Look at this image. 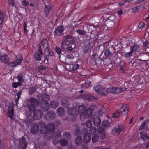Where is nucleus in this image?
<instances>
[{
  "label": "nucleus",
  "instance_id": "nucleus-1",
  "mask_svg": "<svg viewBox=\"0 0 149 149\" xmlns=\"http://www.w3.org/2000/svg\"><path fill=\"white\" fill-rule=\"evenodd\" d=\"M40 44H42L44 48V55L45 61V60H47L48 64L51 59L52 58V56L54 55V52L52 51H50V45L47 42V39H43L41 41Z\"/></svg>",
  "mask_w": 149,
  "mask_h": 149
},
{
  "label": "nucleus",
  "instance_id": "nucleus-2",
  "mask_svg": "<svg viewBox=\"0 0 149 149\" xmlns=\"http://www.w3.org/2000/svg\"><path fill=\"white\" fill-rule=\"evenodd\" d=\"M129 108L127 104H124L120 108L119 111L117 110L115 113L113 114V118H118L123 115H127L129 111Z\"/></svg>",
  "mask_w": 149,
  "mask_h": 149
},
{
  "label": "nucleus",
  "instance_id": "nucleus-3",
  "mask_svg": "<svg viewBox=\"0 0 149 149\" xmlns=\"http://www.w3.org/2000/svg\"><path fill=\"white\" fill-rule=\"evenodd\" d=\"M47 129L45 133V138L51 139L54 135L55 126L54 123L51 122L47 125Z\"/></svg>",
  "mask_w": 149,
  "mask_h": 149
},
{
  "label": "nucleus",
  "instance_id": "nucleus-4",
  "mask_svg": "<svg viewBox=\"0 0 149 149\" xmlns=\"http://www.w3.org/2000/svg\"><path fill=\"white\" fill-rule=\"evenodd\" d=\"M63 40V41L65 42V44L67 46L73 45L75 42L74 37L70 35H67L65 36Z\"/></svg>",
  "mask_w": 149,
  "mask_h": 149
},
{
  "label": "nucleus",
  "instance_id": "nucleus-5",
  "mask_svg": "<svg viewBox=\"0 0 149 149\" xmlns=\"http://www.w3.org/2000/svg\"><path fill=\"white\" fill-rule=\"evenodd\" d=\"M94 89L98 95H106L107 92L105 91V88L102 85H96L94 87Z\"/></svg>",
  "mask_w": 149,
  "mask_h": 149
},
{
  "label": "nucleus",
  "instance_id": "nucleus-6",
  "mask_svg": "<svg viewBox=\"0 0 149 149\" xmlns=\"http://www.w3.org/2000/svg\"><path fill=\"white\" fill-rule=\"evenodd\" d=\"M124 127L123 126L118 125L116 127H114L111 131V133L115 136L118 135L123 130Z\"/></svg>",
  "mask_w": 149,
  "mask_h": 149
},
{
  "label": "nucleus",
  "instance_id": "nucleus-7",
  "mask_svg": "<svg viewBox=\"0 0 149 149\" xmlns=\"http://www.w3.org/2000/svg\"><path fill=\"white\" fill-rule=\"evenodd\" d=\"M55 117V113L54 111H51L47 112L44 115V118L49 121H51L54 120Z\"/></svg>",
  "mask_w": 149,
  "mask_h": 149
},
{
  "label": "nucleus",
  "instance_id": "nucleus-8",
  "mask_svg": "<svg viewBox=\"0 0 149 149\" xmlns=\"http://www.w3.org/2000/svg\"><path fill=\"white\" fill-rule=\"evenodd\" d=\"M43 115L42 111L40 109H36L35 111L33 118V119L38 120L41 119Z\"/></svg>",
  "mask_w": 149,
  "mask_h": 149
},
{
  "label": "nucleus",
  "instance_id": "nucleus-9",
  "mask_svg": "<svg viewBox=\"0 0 149 149\" xmlns=\"http://www.w3.org/2000/svg\"><path fill=\"white\" fill-rule=\"evenodd\" d=\"M40 128V131L41 133L45 134L47 130V127L45 122L42 121H40L38 124Z\"/></svg>",
  "mask_w": 149,
  "mask_h": 149
},
{
  "label": "nucleus",
  "instance_id": "nucleus-10",
  "mask_svg": "<svg viewBox=\"0 0 149 149\" xmlns=\"http://www.w3.org/2000/svg\"><path fill=\"white\" fill-rule=\"evenodd\" d=\"M37 98L38 100H41V102L47 101L49 100V95L45 93H41L38 94L37 96Z\"/></svg>",
  "mask_w": 149,
  "mask_h": 149
},
{
  "label": "nucleus",
  "instance_id": "nucleus-11",
  "mask_svg": "<svg viewBox=\"0 0 149 149\" xmlns=\"http://www.w3.org/2000/svg\"><path fill=\"white\" fill-rule=\"evenodd\" d=\"M67 112L70 116H76L78 114L77 109L74 108H69Z\"/></svg>",
  "mask_w": 149,
  "mask_h": 149
},
{
  "label": "nucleus",
  "instance_id": "nucleus-12",
  "mask_svg": "<svg viewBox=\"0 0 149 149\" xmlns=\"http://www.w3.org/2000/svg\"><path fill=\"white\" fill-rule=\"evenodd\" d=\"M64 31L63 26L61 25L57 27L54 31V36H61Z\"/></svg>",
  "mask_w": 149,
  "mask_h": 149
},
{
  "label": "nucleus",
  "instance_id": "nucleus-13",
  "mask_svg": "<svg viewBox=\"0 0 149 149\" xmlns=\"http://www.w3.org/2000/svg\"><path fill=\"white\" fill-rule=\"evenodd\" d=\"M40 107L44 111H46L49 109V105L47 102H41L40 104Z\"/></svg>",
  "mask_w": 149,
  "mask_h": 149
},
{
  "label": "nucleus",
  "instance_id": "nucleus-14",
  "mask_svg": "<svg viewBox=\"0 0 149 149\" xmlns=\"http://www.w3.org/2000/svg\"><path fill=\"white\" fill-rule=\"evenodd\" d=\"M114 49L112 47L109 48L108 49H106L105 50L103 56L104 58H106V57L109 56L111 55H113L114 54Z\"/></svg>",
  "mask_w": 149,
  "mask_h": 149
},
{
  "label": "nucleus",
  "instance_id": "nucleus-15",
  "mask_svg": "<svg viewBox=\"0 0 149 149\" xmlns=\"http://www.w3.org/2000/svg\"><path fill=\"white\" fill-rule=\"evenodd\" d=\"M14 104L12 102L11 103L10 105L11 109L9 106H8V109L7 113V115L10 118H12L13 116L14 113Z\"/></svg>",
  "mask_w": 149,
  "mask_h": 149
},
{
  "label": "nucleus",
  "instance_id": "nucleus-16",
  "mask_svg": "<svg viewBox=\"0 0 149 149\" xmlns=\"http://www.w3.org/2000/svg\"><path fill=\"white\" fill-rule=\"evenodd\" d=\"M19 143L21 145L22 149H26L27 143L26 142L25 138L23 136L22 138L19 139Z\"/></svg>",
  "mask_w": 149,
  "mask_h": 149
},
{
  "label": "nucleus",
  "instance_id": "nucleus-17",
  "mask_svg": "<svg viewBox=\"0 0 149 149\" xmlns=\"http://www.w3.org/2000/svg\"><path fill=\"white\" fill-rule=\"evenodd\" d=\"M115 22L113 21L108 19L105 21L103 25L106 26L108 29H111L114 25Z\"/></svg>",
  "mask_w": 149,
  "mask_h": 149
},
{
  "label": "nucleus",
  "instance_id": "nucleus-18",
  "mask_svg": "<svg viewBox=\"0 0 149 149\" xmlns=\"http://www.w3.org/2000/svg\"><path fill=\"white\" fill-rule=\"evenodd\" d=\"M57 113L59 116H63L65 113V111L63 107H59L57 110Z\"/></svg>",
  "mask_w": 149,
  "mask_h": 149
},
{
  "label": "nucleus",
  "instance_id": "nucleus-19",
  "mask_svg": "<svg viewBox=\"0 0 149 149\" xmlns=\"http://www.w3.org/2000/svg\"><path fill=\"white\" fill-rule=\"evenodd\" d=\"M39 126L37 123H34L32 126L31 131V133L33 134H36L38 132Z\"/></svg>",
  "mask_w": 149,
  "mask_h": 149
},
{
  "label": "nucleus",
  "instance_id": "nucleus-20",
  "mask_svg": "<svg viewBox=\"0 0 149 149\" xmlns=\"http://www.w3.org/2000/svg\"><path fill=\"white\" fill-rule=\"evenodd\" d=\"M78 113L80 114V116H82L85 113L86 110V108L84 105H80L79 107L78 108Z\"/></svg>",
  "mask_w": 149,
  "mask_h": 149
},
{
  "label": "nucleus",
  "instance_id": "nucleus-21",
  "mask_svg": "<svg viewBox=\"0 0 149 149\" xmlns=\"http://www.w3.org/2000/svg\"><path fill=\"white\" fill-rule=\"evenodd\" d=\"M140 60L139 59H132L129 62V64L131 66H136L139 65Z\"/></svg>",
  "mask_w": 149,
  "mask_h": 149
},
{
  "label": "nucleus",
  "instance_id": "nucleus-22",
  "mask_svg": "<svg viewBox=\"0 0 149 149\" xmlns=\"http://www.w3.org/2000/svg\"><path fill=\"white\" fill-rule=\"evenodd\" d=\"M147 132L144 131L140 132V138L143 140H149V137L146 135Z\"/></svg>",
  "mask_w": 149,
  "mask_h": 149
},
{
  "label": "nucleus",
  "instance_id": "nucleus-23",
  "mask_svg": "<svg viewBox=\"0 0 149 149\" xmlns=\"http://www.w3.org/2000/svg\"><path fill=\"white\" fill-rule=\"evenodd\" d=\"M82 141V136L79 135L77 136L75 140V143L76 145L79 146L81 144Z\"/></svg>",
  "mask_w": 149,
  "mask_h": 149
},
{
  "label": "nucleus",
  "instance_id": "nucleus-24",
  "mask_svg": "<svg viewBox=\"0 0 149 149\" xmlns=\"http://www.w3.org/2000/svg\"><path fill=\"white\" fill-rule=\"evenodd\" d=\"M93 123L95 126H99L101 123L100 119L97 117L94 118L93 120Z\"/></svg>",
  "mask_w": 149,
  "mask_h": 149
},
{
  "label": "nucleus",
  "instance_id": "nucleus-25",
  "mask_svg": "<svg viewBox=\"0 0 149 149\" xmlns=\"http://www.w3.org/2000/svg\"><path fill=\"white\" fill-rule=\"evenodd\" d=\"M91 136L90 135H85L83 136V141L85 144L89 143L91 140Z\"/></svg>",
  "mask_w": 149,
  "mask_h": 149
},
{
  "label": "nucleus",
  "instance_id": "nucleus-26",
  "mask_svg": "<svg viewBox=\"0 0 149 149\" xmlns=\"http://www.w3.org/2000/svg\"><path fill=\"white\" fill-rule=\"evenodd\" d=\"M2 59L1 60V61L4 63H8L9 61V57L6 53H5L3 57H2Z\"/></svg>",
  "mask_w": 149,
  "mask_h": 149
},
{
  "label": "nucleus",
  "instance_id": "nucleus-27",
  "mask_svg": "<svg viewBox=\"0 0 149 149\" xmlns=\"http://www.w3.org/2000/svg\"><path fill=\"white\" fill-rule=\"evenodd\" d=\"M30 102L31 104H32L35 106H38L39 103V101L37 99L33 97H32L30 98Z\"/></svg>",
  "mask_w": 149,
  "mask_h": 149
},
{
  "label": "nucleus",
  "instance_id": "nucleus-28",
  "mask_svg": "<svg viewBox=\"0 0 149 149\" xmlns=\"http://www.w3.org/2000/svg\"><path fill=\"white\" fill-rule=\"evenodd\" d=\"M84 98L86 100L89 101V102H91L95 100L96 97L90 94L86 95H85Z\"/></svg>",
  "mask_w": 149,
  "mask_h": 149
},
{
  "label": "nucleus",
  "instance_id": "nucleus-29",
  "mask_svg": "<svg viewBox=\"0 0 149 149\" xmlns=\"http://www.w3.org/2000/svg\"><path fill=\"white\" fill-rule=\"evenodd\" d=\"M51 8V6L49 5H45L44 9V12L46 15V17L48 15L50 10Z\"/></svg>",
  "mask_w": 149,
  "mask_h": 149
},
{
  "label": "nucleus",
  "instance_id": "nucleus-30",
  "mask_svg": "<svg viewBox=\"0 0 149 149\" xmlns=\"http://www.w3.org/2000/svg\"><path fill=\"white\" fill-rule=\"evenodd\" d=\"M49 64L47 63H45V65H43L41 64L40 66H39L37 68L38 70H45L48 67V65Z\"/></svg>",
  "mask_w": 149,
  "mask_h": 149
},
{
  "label": "nucleus",
  "instance_id": "nucleus-31",
  "mask_svg": "<svg viewBox=\"0 0 149 149\" xmlns=\"http://www.w3.org/2000/svg\"><path fill=\"white\" fill-rule=\"evenodd\" d=\"M58 105V103L57 101L53 100L50 103V106L52 108H56Z\"/></svg>",
  "mask_w": 149,
  "mask_h": 149
},
{
  "label": "nucleus",
  "instance_id": "nucleus-32",
  "mask_svg": "<svg viewBox=\"0 0 149 149\" xmlns=\"http://www.w3.org/2000/svg\"><path fill=\"white\" fill-rule=\"evenodd\" d=\"M93 111V110L91 108H88L86 110V111L85 112L84 116H87V117L91 116V115Z\"/></svg>",
  "mask_w": 149,
  "mask_h": 149
},
{
  "label": "nucleus",
  "instance_id": "nucleus-33",
  "mask_svg": "<svg viewBox=\"0 0 149 149\" xmlns=\"http://www.w3.org/2000/svg\"><path fill=\"white\" fill-rule=\"evenodd\" d=\"M37 88V87L36 86L30 87L29 89V94L31 95L34 93Z\"/></svg>",
  "mask_w": 149,
  "mask_h": 149
},
{
  "label": "nucleus",
  "instance_id": "nucleus-34",
  "mask_svg": "<svg viewBox=\"0 0 149 149\" xmlns=\"http://www.w3.org/2000/svg\"><path fill=\"white\" fill-rule=\"evenodd\" d=\"M8 3L9 4L12 5V7H14L16 9L18 10V5L14 2L13 0H8Z\"/></svg>",
  "mask_w": 149,
  "mask_h": 149
},
{
  "label": "nucleus",
  "instance_id": "nucleus-35",
  "mask_svg": "<svg viewBox=\"0 0 149 149\" xmlns=\"http://www.w3.org/2000/svg\"><path fill=\"white\" fill-rule=\"evenodd\" d=\"M62 106L65 108L68 107L69 105V103L68 101L65 99H62L61 101Z\"/></svg>",
  "mask_w": 149,
  "mask_h": 149
},
{
  "label": "nucleus",
  "instance_id": "nucleus-36",
  "mask_svg": "<svg viewBox=\"0 0 149 149\" xmlns=\"http://www.w3.org/2000/svg\"><path fill=\"white\" fill-rule=\"evenodd\" d=\"M60 143L61 145L63 146H67L68 143V141L65 138L60 140Z\"/></svg>",
  "mask_w": 149,
  "mask_h": 149
},
{
  "label": "nucleus",
  "instance_id": "nucleus-37",
  "mask_svg": "<svg viewBox=\"0 0 149 149\" xmlns=\"http://www.w3.org/2000/svg\"><path fill=\"white\" fill-rule=\"evenodd\" d=\"M102 125L104 127L106 128L109 127L110 123L108 120H104L102 121Z\"/></svg>",
  "mask_w": 149,
  "mask_h": 149
},
{
  "label": "nucleus",
  "instance_id": "nucleus-38",
  "mask_svg": "<svg viewBox=\"0 0 149 149\" xmlns=\"http://www.w3.org/2000/svg\"><path fill=\"white\" fill-rule=\"evenodd\" d=\"M17 79L19 81H20L22 83H23L24 81V79L23 78V73H21L17 76Z\"/></svg>",
  "mask_w": 149,
  "mask_h": 149
},
{
  "label": "nucleus",
  "instance_id": "nucleus-39",
  "mask_svg": "<svg viewBox=\"0 0 149 149\" xmlns=\"http://www.w3.org/2000/svg\"><path fill=\"white\" fill-rule=\"evenodd\" d=\"M42 55H40L38 52H36L35 53L34 57L35 59L38 61L41 60L42 58Z\"/></svg>",
  "mask_w": 149,
  "mask_h": 149
},
{
  "label": "nucleus",
  "instance_id": "nucleus-40",
  "mask_svg": "<svg viewBox=\"0 0 149 149\" xmlns=\"http://www.w3.org/2000/svg\"><path fill=\"white\" fill-rule=\"evenodd\" d=\"M64 137L68 141H69L71 137V134L69 132H66L64 134Z\"/></svg>",
  "mask_w": 149,
  "mask_h": 149
},
{
  "label": "nucleus",
  "instance_id": "nucleus-41",
  "mask_svg": "<svg viewBox=\"0 0 149 149\" xmlns=\"http://www.w3.org/2000/svg\"><path fill=\"white\" fill-rule=\"evenodd\" d=\"M97 132L96 128L93 126L91 127L89 130V132L90 134L92 135L95 134Z\"/></svg>",
  "mask_w": 149,
  "mask_h": 149
},
{
  "label": "nucleus",
  "instance_id": "nucleus-42",
  "mask_svg": "<svg viewBox=\"0 0 149 149\" xmlns=\"http://www.w3.org/2000/svg\"><path fill=\"white\" fill-rule=\"evenodd\" d=\"M22 83L19 81L17 82H14L12 83V86L14 88H17L19 86H22Z\"/></svg>",
  "mask_w": 149,
  "mask_h": 149
},
{
  "label": "nucleus",
  "instance_id": "nucleus-43",
  "mask_svg": "<svg viewBox=\"0 0 149 149\" xmlns=\"http://www.w3.org/2000/svg\"><path fill=\"white\" fill-rule=\"evenodd\" d=\"M139 46L137 45H135L132 47H131L130 49L134 53V52H136L137 50H139Z\"/></svg>",
  "mask_w": 149,
  "mask_h": 149
},
{
  "label": "nucleus",
  "instance_id": "nucleus-44",
  "mask_svg": "<svg viewBox=\"0 0 149 149\" xmlns=\"http://www.w3.org/2000/svg\"><path fill=\"white\" fill-rule=\"evenodd\" d=\"M27 108L29 110V111H30L32 112H33L34 111H35V107L33 105L31 104V105H29L27 106Z\"/></svg>",
  "mask_w": 149,
  "mask_h": 149
},
{
  "label": "nucleus",
  "instance_id": "nucleus-45",
  "mask_svg": "<svg viewBox=\"0 0 149 149\" xmlns=\"http://www.w3.org/2000/svg\"><path fill=\"white\" fill-rule=\"evenodd\" d=\"M81 133L84 135H85L88 134V129L87 127H83L81 130Z\"/></svg>",
  "mask_w": 149,
  "mask_h": 149
},
{
  "label": "nucleus",
  "instance_id": "nucleus-46",
  "mask_svg": "<svg viewBox=\"0 0 149 149\" xmlns=\"http://www.w3.org/2000/svg\"><path fill=\"white\" fill-rule=\"evenodd\" d=\"M99 138V136L97 134L94 135L92 137V142L95 143L96 142Z\"/></svg>",
  "mask_w": 149,
  "mask_h": 149
},
{
  "label": "nucleus",
  "instance_id": "nucleus-47",
  "mask_svg": "<svg viewBox=\"0 0 149 149\" xmlns=\"http://www.w3.org/2000/svg\"><path fill=\"white\" fill-rule=\"evenodd\" d=\"M25 123L28 126L31 125L32 123V119L31 118H27L25 121Z\"/></svg>",
  "mask_w": 149,
  "mask_h": 149
},
{
  "label": "nucleus",
  "instance_id": "nucleus-48",
  "mask_svg": "<svg viewBox=\"0 0 149 149\" xmlns=\"http://www.w3.org/2000/svg\"><path fill=\"white\" fill-rule=\"evenodd\" d=\"M114 88V87L112 86H110L107 89H105V91L107 92L106 95L108 93H113Z\"/></svg>",
  "mask_w": 149,
  "mask_h": 149
},
{
  "label": "nucleus",
  "instance_id": "nucleus-49",
  "mask_svg": "<svg viewBox=\"0 0 149 149\" xmlns=\"http://www.w3.org/2000/svg\"><path fill=\"white\" fill-rule=\"evenodd\" d=\"M91 83V82L90 81H87L85 82L82 85V87L86 88H87L89 86Z\"/></svg>",
  "mask_w": 149,
  "mask_h": 149
},
{
  "label": "nucleus",
  "instance_id": "nucleus-50",
  "mask_svg": "<svg viewBox=\"0 0 149 149\" xmlns=\"http://www.w3.org/2000/svg\"><path fill=\"white\" fill-rule=\"evenodd\" d=\"M77 32L79 35H84L87 33L86 32L81 29L78 30Z\"/></svg>",
  "mask_w": 149,
  "mask_h": 149
},
{
  "label": "nucleus",
  "instance_id": "nucleus-51",
  "mask_svg": "<svg viewBox=\"0 0 149 149\" xmlns=\"http://www.w3.org/2000/svg\"><path fill=\"white\" fill-rule=\"evenodd\" d=\"M122 92V90H121V88H114L113 90V93H119Z\"/></svg>",
  "mask_w": 149,
  "mask_h": 149
},
{
  "label": "nucleus",
  "instance_id": "nucleus-52",
  "mask_svg": "<svg viewBox=\"0 0 149 149\" xmlns=\"http://www.w3.org/2000/svg\"><path fill=\"white\" fill-rule=\"evenodd\" d=\"M133 83L131 81L129 82H126L125 83L124 85L125 86L129 87L130 88H131L133 86Z\"/></svg>",
  "mask_w": 149,
  "mask_h": 149
},
{
  "label": "nucleus",
  "instance_id": "nucleus-53",
  "mask_svg": "<svg viewBox=\"0 0 149 149\" xmlns=\"http://www.w3.org/2000/svg\"><path fill=\"white\" fill-rule=\"evenodd\" d=\"M89 44H88L87 45H85V47L83 50V52L84 54H86L88 52V50L89 49V47L88 46Z\"/></svg>",
  "mask_w": 149,
  "mask_h": 149
},
{
  "label": "nucleus",
  "instance_id": "nucleus-54",
  "mask_svg": "<svg viewBox=\"0 0 149 149\" xmlns=\"http://www.w3.org/2000/svg\"><path fill=\"white\" fill-rule=\"evenodd\" d=\"M105 128L102 127L100 126L98 129V132L99 134L104 133Z\"/></svg>",
  "mask_w": 149,
  "mask_h": 149
},
{
  "label": "nucleus",
  "instance_id": "nucleus-55",
  "mask_svg": "<svg viewBox=\"0 0 149 149\" xmlns=\"http://www.w3.org/2000/svg\"><path fill=\"white\" fill-rule=\"evenodd\" d=\"M133 54V52L131 49L130 52L125 53V56L127 58L130 57Z\"/></svg>",
  "mask_w": 149,
  "mask_h": 149
},
{
  "label": "nucleus",
  "instance_id": "nucleus-56",
  "mask_svg": "<svg viewBox=\"0 0 149 149\" xmlns=\"http://www.w3.org/2000/svg\"><path fill=\"white\" fill-rule=\"evenodd\" d=\"M72 70H76L79 68V65L77 64L75 65H72Z\"/></svg>",
  "mask_w": 149,
  "mask_h": 149
},
{
  "label": "nucleus",
  "instance_id": "nucleus-57",
  "mask_svg": "<svg viewBox=\"0 0 149 149\" xmlns=\"http://www.w3.org/2000/svg\"><path fill=\"white\" fill-rule=\"evenodd\" d=\"M81 133V130L80 128L77 127L75 131V134L77 136H79L78 135Z\"/></svg>",
  "mask_w": 149,
  "mask_h": 149
},
{
  "label": "nucleus",
  "instance_id": "nucleus-58",
  "mask_svg": "<svg viewBox=\"0 0 149 149\" xmlns=\"http://www.w3.org/2000/svg\"><path fill=\"white\" fill-rule=\"evenodd\" d=\"M61 133L59 131H57L53 139H58L60 137Z\"/></svg>",
  "mask_w": 149,
  "mask_h": 149
},
{
  "label": "nucleus",
  "instance_id": "nucleus-59",
  "mask_svg": "<svg viewBox=\"0 0 149 149\" xmlns=\"http://www.w3.org/2000/svg\"><path fill=\"white\" fill-rule=\"evenodd\" d=\"M32 112L30 111H25V116L28 117L32 116Z\"/></svg>",
  "mask_w": 149,
  "mask_h": 149
},
{
  "label": "nucleus",
  "instance_id": "nucleus-60",
  "mask_svg": "<svg viewBox=\"0 0 149 149\" xmlns=\"http://www.w3.org/2000/svg\"><path fill=\"white\" fill-rule=\"evenodd\" d=\"M55 50L56 52L58 55H60L61 53V51H63L60 48L56 46L55 48Z\"/></svg>",
  "mask_w": 149,
  "mask_h": 149
},
{
  "label": "nucleus",
  "instance_id": "nucleus-61",
  "mask_svg": "<svg viewBox=\"0 0 149 149\" xmlns=\"http://www.w3.org/2000/svg\"><path fill=\"white\" fill-rule=\"evenodd\" d=\"M85 124L87 128L90 127L92 125L91 122L90 120H88L86 121Z\"/></svg>",
  "mask_w": 149,
  "mask_h": 149
},
{
  "label": "nucleus",
  "instance_id": "nucleus-62",
  "mask_svg": "<svg viewBox=\"0 0 149 149\" xmlns=\"http://www.w3.org/2000/svg\"><path fill=\"white\" fill-rule=\"evenodd\" d=\"M73 48H72V47L71 46H69L68 47H67L65 48L64 50V51H65L67 52H70L73 50Z\"/></svg>",
  "mask_w": 149,
  "mask_h": 149
},
{
  "label": "nucleus",
  "instance_id": "nucleus-63",
  "mask_svg": "<svg viewBox=\"0 0 149 149\" xmlns=\"http://www.w3.org/2000/svg\"><path fill=\"white\" fill-rule=\"evenodd\" d=\"M149 41L148 40H146L145 42H144L143 43V46L145 47L149 48Z\"/></svg>",
  "mask_w": 149,
  "mask_h": 149
},
{
  "label": "nucleus",
  "instance_id": "nucleus-64",
  "mask_svg": "<svg viewBox=\"0 0 149 149\" xmlns=\"http://www.w3.org/2000/svg\"><path fill=\"white\" fill-rule=\"evenodd\" d=\"M3 140L0 138V148L4 149L5 148V146L3 143Z\"/></svg>",
  "mask_w": 149,
  "mask_h": 149
}]
</instances>
